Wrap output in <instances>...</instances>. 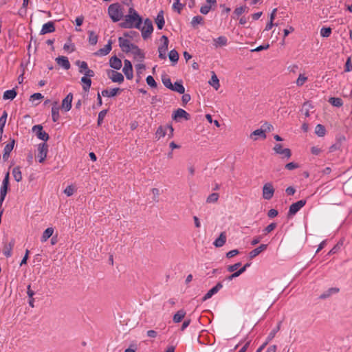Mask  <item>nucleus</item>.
<instances>
[{
  "label": "nucleus",
  "mask_w": 352,
  "mask_h": 352,
  "mask_svg": "<svg viewBox=\"0 0 352 352\" xmlns=\"http://www.w3.org/2000/svg\"><path fill=\"white\" fill-rule=\"evenodd\" d=\"M108 13L113 22L120 21L124 14L122 8L118 3L110 5L108 8Z\"/></svg>",
  "instance_id": "nucleus-1"
},
{
  "label": "nucleus",
  "mask_w": 352,
  "mask_h": 352,
  "mask_svg": "<svg viewBox=\"0 0 352 352\" xmlns=\"http://www.w3.org/2000/svg\"><path fill=\"white\" fill-rule=\"evenodd\" d=\"M142 23V18L136 19L135 16L127 14L124 16V21L121 22L119 25L122 28H132L135 27L139 29Z\"/></svg>",
  "instance_id": "nucleus-2"
},
{
  "label": "nucleus",
  "mask_w": 352,
  "mask_h": 352,
  "mask_svg": "<svg viewBox=\"0 0 352 352\" xmlns=\"http://www.w3.org/2000/svg\"><path fill=\"white\" fill-rule=\"evenodd\" d=\"M153 31V26L152 21L149 19H146L144 22V26L141 29L142 36L144 39L148 38Z\"/></svg>",
  "instance_id": "nucleus-3"
},
{
  "label": "nucleus",
  "mask_w": 352,
  "mask_h": 352,
  "mask_svg": "<svg viewBox=\"0 0 352 352\" xmlns=\"http://www.w3.org/2000/svg\"><path fill=\"white\" fill-rule=\"evenodd\" d=\"M9 177H10V174L8 172L6 174V175H5V177H4L3 180L2 186H1V191H0V206H1L2 202L3 201L6 196L7 192H8V186H9Z\"/></svg>",
  "instance_id": "nucleus-4"
},
{
  "label": "nucleus",
  "mask_w": 352,
  "mask_h": 352,
  "mask_svg": "<svg viewBox=\"0 0 352 352\" xmlns=\"http://www.w3.org/2000/svg\"><path fill=\"white\" fill-rule=\"evenodd\" d=\"M274 188L270 182L265 183L263 186V197L266 200H270L272 198L274 193Z\"/></svg>",
  "instance_id": "nucleus-5"
},
{
  "label": "nucleus",
  "mask_w": 352,
  "mask_h": 352,
  "mask_svg": "<svg viewBox=\"0 0 352 352\" xmlns=\"http://www.w3.org/2000/svg\"><path fill=\"white\" fill-rule=\"evenodd\" d=\"M38 158L40 163H43L48 152V145L46 143H41L38 146Z\"/></svg>",
  "instance_id": "nucleus-6"
},
{
  "label": "nucleus",
  "mask_w": 352,
  "mask_h": 352,
  "mask_svg": "<svg viewBox=\"0 0 352 352\" xmlns=\"http://www.w3.org/2000/svg\"><path fill=\"white\" fill-rule=\"evenodd\" d=\"M32 131L35 133L36 137L41 140L46 142L50 138L49 135L43 131V126L40 124L34 125L32 127Z\"/></svg>",
  "instance_id": "nucleus-7"
},
{
  "label": "nucleus",
  "mask_w": 352,
  "mask_h": 352,
  "mask_svg": "<svg viewBox=\"0 0 352 352\" xmlns=\"http://www.w3.org/2000/svg\"><path fill=\"white\" fill-rule=\"evenodd\" d=\"M306 204V200H300L296 203L292 204L289 206V210L288 212V217L294 215L297 212H298L301 208H302Z\"/></svg>",
  "instance_id": "nucleus-8"
},
{
  "label": "nucleus",
  "mask_w": 352,
  "mask_h": 352,
  "mask_svg": "<svg viewBox=\"0 0 352 352\" xmlns=\"http://www.w3.org/2000/svg\"><path fill=\"white\" fill-rule=\"evenodd\" d=\"M122 72H124L127 79L131 80L133 78V67L131 63L129 60H124Z\"/></svg>",
  "instance_id": "nucleus-9"
},
{
  "label": "nucleus",
  "mask_w": 352,
  "mask_h": 352,
  "mask_svg": "<svg viewBox=\"0 0 352 352\" xmlns=\"http://www.w3.org/2000/svg\"><path fill=\"white\" fill-rule=\"evenodd\" d=\"M172 118L175 121H178L179 118H184L186 120H190V116L185 110L178 109L174 111Z\"/></svg>",
  "instance_id": "nucleus-10"
},
{
  "label": "nucleus",
  "mask_w": 352,
  "mask_h": 352,
  "mask_svg": "<svg viewBox=\"0 0 352 352\" xmlns=\"http://www.w3.org/2000/svg\"><path fill=\"white\" fill-rule=\"evenodd\" d=\"M119 45L122 50L125 53H129L131 51V45H134L135 44L131 43L130 41L128 39H125L122 37L118 38Z\"/></svg>",
  "instance_id": "nucleus-11"
},
{
  "label": "nucleus",
  "mask_w": 352,
  "mask_h": 352,
  "mask_svg": "<svg viewBox=\"0 0 352 352\" xmlns=\"http://www.w3.org/2000/svg\"><path fill=\"white\" fill-rule=\"evenodd\" d=\"M273 149L276 153L283 155L287 159H289L292 155L291 150L289 148H283L281 144H276Z\"/></svg>",
  "instance_id": "nucleus-12"
},
{
  "label": "nucleus",
  "mask_w": 352,
  "mask_h": 352,
  "mask_svg": "<svg viewBox=\"0 0 352 352\" xmlns=\"http://www.w3.org/2000/svg\"><path fill=\"white\" fill-rule=\"evenodd\" d=\"M108 75L109 76V78L111 79V80L114 82L121 83L124 81V76L120 72L113 70H109L108 72Z\"/></svg>",
  "instance_id": "nucleus-13"
},
{
  "label": "nucleus",
  "mask_w": 352,
  "mask_h": 352,
  "mask_svg": "<svg viewBox=\"0 0 352 352\" xmlns=\"http://www.w3.org/2000/svg\"><path fill=\"white\" fill-rule=\"evenodd\" d=\"M73 99L72 94L69 93L62 102V108L65 109V111H68L71 109L72 107V102Z\"/></svg>",
  "instance_id": "nucleus-14"
},
{
  "label": "nucleus",
  "mask_w": 352,
  "mask_h": 352,
  "mask_svg": "<svg viewBox=\"0 0 352 352\" xmlns=\"http://www.w3.org/2000/svg\"><path fill=\"white\" fill-rule=\"evenodd\" d=\"M57 64L67 70L70 68V63L66 56H58L56 58Z\"/></svg>",
  "instance_id": "nucleus-15"
},
{
  "label": "nucleus",
  "mask_w": 352,
  "mask_h": 352,
  "mask_svg": "<svg viewBox=\"0 0 352 352\" xmlns=\"http://www.w3.org/2000/svg\"><path fill=\"white\" fill-rule=\"evenodd\" d=\"M54 23L52 21H50L43 25L41 31V34H45L47 33L54 32Z\"/></svg>",
  "instance_id": "nucleus-16"
},
{
  "label": "nucleus",
  "mask_w": 352,
  "mask_h": 352,
  "mask_svg": "<svg viewBox=\"0 0 352 352\" xmlns=\"http://www.w3.org/2000/svg\"><path fill=\"white\" fill-rule=\"evenodd\" d=\"M109 65L115 69H120L122 67V61L116 56H114L110 58Z\"/></svg>",
  "instance_id": "nucleus-17"
},
{
  "label": "nucleus",
  "mask_w": 352,
  "mask_h": 352,
  "mask_svg": "<svg viewBox=\"0 0 352 352\" xmlns=\"http://www.w3.org/2000/svg\"><path fill=\"white\" fill-rule=\"evenodd\" d=\"M155 22L158 29L162 30L163 28L165 23L163 10L159 12L157 17L155 19Z\"/></svg>",
  "instance_id": "nucleus-18"
},
{
  "label": "nucleus",
  "mask_w": 352,
  "mask_h": 352,
  "mask_svg": "<svg viewBox=\"0 0 352 352\" xmlns=\"http://www.w3.org/2000/svg\"><path fill=\"white\" fill-rule=\"evenodd\" d=\"M130 52H131L135 56V57L138 56L140 58V61L143 60V59L144 58V52L136 45H131Z\"/></svg>",
  "instance_id": "nucleus-19"
},
{
  "label": "nucleus",
  "mask_w": 352,
  "mask_h": 352,
  "mask_svg": "<svg viewBox=\"0 0 352 352\" xmlns=\"http://www.w3.org/2000/svg\"><path fill=\"white\" fill-rule=\"evenodd\" d=\"M267 247V245H265V244H261L259 247L255 248L254 250H252L250 253H249V257H250V259H252L254 258V257H256L257 255H258L261 252L264 251L265 250H266Z\"/></svg>",
  "instance_id": "nucleus-20"
},
{
  "label": "nucleus",
  "mask_w": 352,
  "mask_h": 352,
  "mask_svg": "<svg viewBox=\"0 0 352 352\" xmlns=\"http://www.w3.org/2000/svg\"><path fill=\"white\" fill-rule=\"evenodd\" d=\"M14 245V241L12 239L9 243H6L3 246V253L7 257L11 256L12 250Z\"/></svg>",
  "instance_id": "nucleus-21"
},
{
  "label": "nucleus",
  "mask_w": 352,
  "mask_h": 352,
  "mask_svg": "<svg viewBox=\"0 0 352 352\" xmlns=\"http://www.w3.org/2000/svg\"><path fill=\"white\" fill-rule=\"evenodd\" d=\"M226 241V234L225 232H222L219 236L214 241V245L217 248L222 247Z\"/></svg>",
  "instance_id": "nucleus-22"
},
{
  "label": "nucleus",
  "mask_w": 352,
  "mask_h": 352,
  "mask_svg": "<svg viewBox=\"0 0 352 352\" xmlns=\"http://www.w3.org/2000/svg\"><path fill=\"white\" fill-rule=\"evenodd\" d=\"M256 136H260L261 138L265 139L266 135L265 133V131L263 130L262 129H256L250 135V138L252 139L254 141L257 140Z\"/></svg>",
  "instance_id": "nucleus-23"
},
{
  "label": "nucleus",
  "mask_w": 352,
  "mask_h": 352,
  "mask_svg": "<svg viewBox=\"0 0 352 352\" xmlns=\"http://www.w3.org/2000/svg\"><path fill=\"white\" fill-rule=\"evenodd\" d=\"M52 117L54 122H56L59 119V107L58 106V102H54L52 104Z\"/></svg>",
  "instance_id": "nucleus-24"
},
{
  "label": "nucleus",
  "mask_w": 352,
  "mask_h": 352,
  "mask_svg": "<svg viewBox=\"0 0 352 352\" xmlns=\"http://www.w3.org/2000/svg\"><path fill=\"white\" fill-rule=\"evenodd\" d=\"M208 83L213 87L215 90H218L220 87L219 78L214 72H212V76Z\"/></svg>",
  "instance_id": "nucleus-25"
},
{
  "label": "nucleus",
  "mask_w": 352,
  "mask_h": 352,
  "mask_svg": "<svg viewBox=\"0 0 352 352\" xmlns=\"http://www.w3.org/2000/svg\"><path fill=\"white\" fill-rule=\"evenodd\" d=\"M111 45L112 42L111 40L109 41L108 43L104 46V47L100 49L96 53V55H107L111 50Z\"/></svg>",
  "instance_id": "nucleus-26"
},
{
  "label": "nucleus",
  "mask_w": 352,
  "mask_h": 352,
  "mask_svg": "<svg viewBox=\"0 0 352 352\" xmlns=\"http://www.w3.org/2000/svg\"><path fill=\"white\" fill-rule=\"evenodd\" d=\"M170 90L181 94H184L185 92V88L183 86L181 80L175 82V84L173 85V88Z\"/></svg>",
  "instance_id": "nucleus-27"
},
{
  "label": "nucleus",
  "mask_w": 352,
  "mask_h": 352,
  "mask_svg": "<svg viewBox=\"0 0 352 352\" xmlns=\"http://www.w3.org/2000/svg\"><path fill=\"white\" fill-rule=\"evenodd\" d=\"M12 173L16 182H20L22 180V173L19 166L14 167Z\"/></svg>",
  "instance_id": "nucleus-28"
},
{
  "label": "nucleus",
  "mask_w": 352,
  "mask_h": 352,
  "mask_svg": "<svg viewBox=\"0 0 352 352\" xmlns=\"http://www.w3.org/2000/svg\"><path fill=\"white\" fill-rule=\"evenodd\" d=\"M121 89L120 88H114L112 89L110 91L107 89H104L102 91V95L104 97H113L117 95V94L120 91Z\"/></svg>",
  "instance_id": "nucleus-29"
},
{
  "label": "nucleus",
  "mask_w": 352,
  "mask_h": 352,
  "mask_svg": "<svg viewBox=\"0 0 352 352\" xmlns=\"http://www.w3.org/2000/svg\"><path fill=\"white\" fill-rule=\"evenodd\" d=\"M6 119H7V113H6V111H3V115L0 118V141H1V139H2L3 127L5 126Z\"/></svg>",
  "instance_id": "nucleus-30"
},
{
  "label": "nucleus",
  "mask_w": 352,
  "mask_h": 352,
  "mask_svg": "<svg viewBox=\"0 0 352 352\" xmlns=\"http://www.w3.org/2000/svg\"><path fill=\"white\" fill-rule=\"evenodd\" d=\"M214 43L216 47L225 46L227 44V38L225 36H219L214 39Z\"/></svg>",
  "instance_id": "nucleus-31"
},
{
  "label": "nucleus",
  "mask_w": 352,
  "mask_h": 352,
  "mask_svg": "<svg viewBox=\"0 0 352 352\" xmlns=\"http://www.w3.org/2000/svg\"><path fill=\"white\" fill-rule=\"evenodd\" d=\"M81 82L83 83L82 88L85 91H88L91 85V80L87 76H83L81 78Z\"/></svg>",
  "instance_id": "nucleus-32"
},
{
  "label": "nucleus",
  "mask_w": 352,
  "mask_h": 352,
  "mask_svg": "<svg viewBox=\"0 0 352 352\" xmlns=\"http://www.w3.org/2000/svg\"><path fill=\"white\" fill-rule=\"evenodd\" d=\"M16 96V92L14 89L8 90L3 94V99L4 100H13Z\"/></svg>",
  "instance_id": "nucleus-33"
},
{
  "label": "nucleus",
  "mask_w": 352,
  "mask_h": 352,
  "mask_svg": "<svg viewBox=\"0 0 352 352\" xmlns=\"http://www.w3.org/2000/svg\"><path fill=\"white\" fill-rule=\"evenodd\" d=\"M186 312L184 310L178 311L173 316V321L178 323L184 318Z\"/></svg>",
  "instance_id": "nucleus-34"
},
{
  "label": "nucleus",
  "mask_w": 352,
  "mask_h": 352,
  "mask_svg": "<svg viewBox=\"0 0 352 352\" xmlns=\"http://www.w3.org/2000/svg\"><path fill=\"white\" fill-rule=\"evenodd\" d=\"M329 102L334 107H340L342 106L343 102L341 98L331 97L329 99Z\"/></svg>",
  "instance_id": "nucleus-35"
},
{
  "label": "nucleus",
  "mask_w": 352,
  "mask_h": 352,
  "mask_svg": "<svg viewBox=\"0 0 352 352\" xmlns=\"http://www.w3.org/2000/svg\"><path fill=\"white\" fill-rule=\"evenodd\" d=\"M315 133L319 136V137H323L325 135L326 129L325 127L318 124L316 126Z\"/></svg>",
  "instance_id": "nucleus-36"
},
{
  "label": "nucleus",
  "mask_w": 352,
  "mask_h": 352,
  "mask_svg": "<svg viewBox=\"0 0 352 352\" xmlns=\"http://www.w3.org/2000/svg\"><path fill=\"white\" fill-rule=\"evenodd\" d=\"M54 232V229L52 228H47L42 236V241H47L52 234Z\"/></svg>",
  "instance_id": "nucleus-37"
},
{
  "label": "nucleus",
  "mask_w": 352,
  "mask_h": 352,
  "mask_svg": "<svg viewBox=\"0 0 352 352\" xmlns=\"http://www.w3.org/2000/svg\"><path fill=\"white\" fill-rule=\"evenodd\" d=\"M168 57L170 61L177 63L179 59V54L175 50H173L169 52Z\"/></svg>",
  "instance_id": "nucleus-38"
},
{
  "label": "nucleus",
  "mask_w": 352,
  "mask_h": 352,
  "mask_svg": "<svg viewBox=\"0 0 352 352\" xmlns=\"http://www.w3.org/2000/svg\"><path fill=\"white\" fill-rule=\"evenodd\" d=\"M89 42L91 45H96L98 42V36L94 33V31L89 32Z\"/></svg>",
  "instance_id": "nucleus-39"
},
{
  "label": "nucleus",
  "mask_w": 352,
  "mask_h": 352,
  "mask_svg": "<svg viewBox=\"0 0 352 352\" xmlns=\"http://www.w3.org/2000/svg\"><path fill=\"white\" fill-rule=\"evenodd\" d=\"M204 23V18L201 16H196L192 19L191 25L195 28L199 24Z\"/></svg>",
  "instance_id": "nucleus-40"
},
{
  "label": "nucleus",
  "mask_w": 352,
  "mask_h": 352,
  "mask_svg": "<svg viewBox=\"0 0 352 352\" xmlns=\"http://www.w3.org/2000/svg\"><path fill=\"white\" fill-rule=\"evenodd\" d=\"M76 64L80 67L79 72L80 73L85 74V71H87L89 69L87 63L85 61L77 60Z\"/></svg>",
  "instance_id": "nucleus-41"
},
{
  "label": "nucleus",
  "mask_w": 352,
  "mask_h": 352,
  "mask_svg": "<svg viewBox=\"0 0 352 352\" xmlns=\"http://www.w3.org/2000/svg\"><path fill=\"white\" fill-rule=\"evenodd\" d=\"M219 197V195L218 193L213 192L207 197L206 202L208 204L215 203L218 201Z\"/></svg>",
  "instance_id": "nucleus-42"
},
{
  "label": "nucleus",
  "mask_w": 352,
  "mask_h": 352,
  "mask_svg": "<svg viewBox=\"0 0 352 352\" xmlns=\"http://www.w3.org/2000/svg\"><path fill=\"white\" fill-rule=\"evenodd\" d=\"M339 292V289L338 288H336V287L331 288L327 292H326L324 294H322L320 296V299H324V298L330 296L332 293H336V292Z\"/></svg>",
  "instance_id": "nucleus-43"
},
{
  "label": "nucleus",
  "mask_w": 352,
  "mask_h": 352,
  "mask_svg": "<svg viewBox=\"0 0 352 352\" xmlns=\"http://www.w3.org/2000/svg\"><path fill=\"white\" fill-rule=\"evenodd\" d=\"M166 135V129L162 126H160L155 133L156 138L159 140L162 137H164Z\"/></svg>",
  "instance_id": "nucleus-44"
},
{
  "label": "nucleus",
  "mask_w": 352,
  "mask_h": 352,
  "mask_svg": "<svg viewBox=\"0 0 352 352\" xmlns=\"http://www.w3.org/2000/svg\"><path fill=\"white\" fill-rule=\"evenodd\" d=\"M281 323H282V322H281V321H280V322H278V324L277 327H276V328H275V329H274V330H273V331H272L269 334V336H268V337H267V342L270 341L271 340H272V339L274 338V336H275L276 333L280 330V329Z\"/></svg>",
  "instance_id": "nucleus-45"
},
{
  "label": "nucleus",
  "mask_w": 352,
  "mask_h": 352,
  "mask_svg": "<svg viewBox=\"0 0 352 352\" xmlns=\"http://www.w3.org/2000/svg\"><path fill=\"white\" fill-rule=\"evenodd\" d=\"M218 292L216 290V289H214V287H212L211 289H210L207 293L203 297V301H205L209 298H210L212 295H214V294L217 293Z\"/></svg>",
  "instance_id": "nucleus-46"
},
{
  "label": "nucleus",
  "mask_w": 352,
  "mask_h": 352,
  "mask_svg": "<svg viewBox=\"0 0 352 352\" xmlns=\"http://www.w3.org/2000/svg\"><path fill=\"white\" fill-rule=\"evenodd\" d=\"M331 33V28H322L320 31V34L323 37H329Z\"/></svg>",
  "instance_id": "nucleus-47"
},
{
  "label": "nucleus",
  "mask_w": 352,
  "mask_h": 352,
  "mask_svg": "<svg viewBox=\"0 0 352 352\" xmlns=\"http://www.w3.org/2000/svg\"><path fill=\"white\" fill-rule=\"evenodd\" d=\"M15 141L14 139L11 140V142L6 144L4 148V152L10 153V152L12 151L14 146Z\"/></svg>",
  "instance_id": "nucleus-48"
},
{
  "label": "nucleus",
  "mask_w": 352,
  "mask_h": 352,
  "mask_svg": "<svg viewBox=\"0 0 352 352\" xmlns=\"http://www.w3.org/2000/svg\"><path fill=\"white\" fill-rule=\"evenodd\" d=\"M107 113V110H102L101 111L99 114H98V125L100 126L101 125L103 120H104V118L105 117L106 114Z\"/></svg>",
  "instance_id": "nucleus-49"
},
{
  "label": "nucleus",
  "mask_w": 352,
  "mask_h": 352,
  "mask_svg": "<svg viewBox=\"0 0 352 352\" xmlns=\"http://www.w3.org/2000/svg\"><path fill=\"white\" fill-rule=\"evenodd\" d=\"M307 80V78L303 74H300L297 80L296 85L298 86H302Z\"/></svg>",
  "instance_id": "nucleus-50"
},
{
  "label": "nucleus",
  "mask_w": 352,
  "mask_h": 352,
  "mask_svg": "<svg viewBox=\"0 0 352 352\" xmlns=\"http://www.w3.org/2000/svg\"><path fill=\"white\" fill-rule=\"evenodd\" d=\"M146 80L147 84L151 87L155 88L157 87V83L151 76H147Z\"/></svg>",
  "instance_id": "nucleus-51"
},
{
  "label": "nucleus",
  "mask_w": 352,
  "mask_h": 352,
  "mask_svg": "<svg viewBox=\"0 0 352 352\" xmlns=\"http://www.w3.org/2000/svg\"><path fill=\"white\" fill-rule=\"evenodd\" d=\"M162 82L164 85V86L168 88L169 89H171L173 88V84L169 78H163Z\"/></svg>",
  "instance_id": "nucleus-52"
},
{
  "label": "nucleus",
  "mask_w": 352,
  "mask_h": 352,
  "mask_svg": "<svg viewBox=\"0 0 352 352\" xmlns=\"http://www.w3.org/2000/svg\"><path fill=\"white\" fill-rule=\"evenodd\" d=\"M299 167L298 164L295 162H289L285 165V168L287 170H294L295 168H298Z\"/></svg>",
  "instance_id": "nucleus-53"
},
{
  "label": "nucleus",
  "mask_w": 352,
  "mask_h": 352,
  "mask_svg": "<svg viewBox=\"0 0 352 352\" xmlns=\"http://www.w3.org/2000/svg\"><path fill=\"white\" fill-rule=\"evenodd\" d=\"M124 36L125 37H129L131 38H133L134 37L138 36L139 34H138V32H137L135 31H130L128 32H124Z\"/></svg>",
  "instance_id": "nucleus-54"
},
{
  "label": "nucleus",
  "mask_w": 352,
  "mask_h": 352,
  "mask_svg": "<svg viewBox=\"0 0 352 352\" xmlns=\"http://www.w3.org/2000/svg\"><path fill=\"white\" fill-rule=\"evenodd\" d=\"M276 227V223H270V225H268L264 230V231L265 232V233H270L272 231H273Z\"/></svg>",
  "instance_id": "nucleus-55"
},
{
  "label": "nucleus",
  "mask_w": 352,
  "mask_h": 352,
  "mask_svg": "<svg viewBox=\"0 0 352 352\" xmlns=\"http://www.w3.org/2000/svg\"><path fill=\"white\" fill-rule=\"evenodd\" d=\"M280 34V31L278 30L274 29L271 34V39L272 40V42H275L278 39V36Z\"/></svg>",
  "instance_id": "nucleus-56"
},
{
  "label": "nucleus",
  "mask_w": 352,
  "mask_h": 352,
  "mask_svg": "<svg viewBox=\"0 0 352 352\" xmlns=\"http://www.w3.org/2000/svg\"><path fill=\"white\" fill-rule=\"evenodd\" d=\"M241 265V263H236L232 265H229L228 267V271L230 272H233L236 270Z\"/></svg>",
  "instance_id": "nucleus-57"
},
{
  "label": "nucleus",
  "mask_w": 352,
  "mask_h": 352,
  "mask_svg": "<svg viewBox=\"0 0 352 352\" xmlns=\"http://www.w3.org/2000/svg\"><path fill=\"white\" fill-rule=\"evenodd\" d=\"M161 40L164 41L163 43L160 45L161 47H162L163 48L166 49V50H168V37L165 35H163L162 37H161Z\"/></svg>",
  "instance_id": "nucleus-58"
},
{
  "label": "nucleus",
  "mask_w": 352,
  "mask_h": 352,
  "mask_svg": "<svg viewBox=\"0 0 352 352\" xmlns=\"http://www.w3.org/2000/svg\"><path fill=\"white\" fill-rule=\"evenodd\" d=\"M342 245V242H338L328 253V254H335L340 248V246Z\"/></svg>",
  "instance_id": "nucleus-59"
},
{
  "label": "nucleus",
  "mask_w": 352,
  "mask_h": 352,
  "mask_svg": "<svg viewBox=\"0 0 352 352\" xmlns=\"http://www.w3.org/2000/svg\"><path fill=\"white\" fill-rule=\"evenodd\" d=\"M239 254V252L238 250H232L226 253V257L228 258H230Z\"/></svg>",
  "instance_id": "nucleus-60"
},
{
  "label": "nucleus",
  "mask_w": 352,
  "mask_h": 352,
  "mask_svg": "<svg viewBox=\"0 0 352 352\" xmlns=\"http://www.w3.org/2000/svg\"><path fill=\"white\" fill-rule=\"evenodd\" d=\"M352 70L351 58H349L345 63V72H349Z\"/></svg>",
  "instance_id": "nucleus-61"
},
{
  "label": "nucleus",
  "mask_w": 352,
  "mask_h": 352,
  "mask_svg": "<svg viewBox=\"0 0 352 352\" xmlns=\"http://www.w3.org/2000/svg\"><path fill=\"white\" fill-rule=\"evenodd\" d=\"M211 9V6H204L201 8L200 12L204 14H207Z\"/></svg>",
  "instance_id": "nucleus-62"
},
{
  "label": "nucleus",
  "mask_w": 352,
  "mask_h": 352,
  "mask_svg": "<svg viewBox=\"0 0 352 352\" xmlns=\"http://www.w3.org/2000/svg\"><path fill=\"white\" fill-rule=\"evenodd\" d=\"M128 15L135 16L136 19L142 18L132 7L129 8Z\"/></svg>",
  "instance_id": "nucleus-63"
},
{
  "label": "nucleus",
  "mask_w": 352,
  "mask_h": 352,
  "mask_svg": "<svg viewBox=\"0 0 352 352\" xmlns=\"http://www.w3.org/2000/svg\"><path fill=\"white\" fill-rule=\"evenodd\" d=\"M64 192L67 196H71L74 194V188L72 186H68L64 190Z\"/></svg>",
  "instance_id": "nucleus-64"
}]
</instances>
